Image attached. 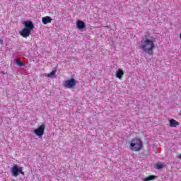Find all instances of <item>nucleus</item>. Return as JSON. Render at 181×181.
Segmentation results:
<instances>
[{"label":"nucleus","mask_w":181,"mask_h":181,"mask_svg":"<svg viewBox=\"0 0 181 181\" xmlns=\"http://www.w3.org/2000/svg\"><path fill=\"white\" fill-rule=\"evenodd\" d=\"M140 49L152 56L153 54V49H155V40L153 37L146 35L145 37L141 41Z\"/></svg>","instance_id":"obj_1"},{"label":"nucleus","mask_w":181,"mask_h":181,"mask_svg":"<svg viewBox=\"0 0 181 181\" xmlns=\"http://www.w3.org/2000/svg\"><path fill=\"white\" fill-rule=\"evenodd\" d=\"M144 148L142 140L138 137H135L130 141L129 148L132 152H140Z\"/></svg>","instance_id":"obj_2"},{"label":"nucleus","mask_w":181,"mask_h":181,"mask_svg":"<svg viewBox=\"0 0 181 181\" xmlns=\"http://www.w3.org/2000/svg\"><path fill=\"white\" fill-rule=\"evenodd\" d=\"M25 28L19 32V34L22 37H29L30 36L31 32L35 29V25L30 21H27L23 22Z\"/></svg>","instance_id":"obj_3"},{"label":"nucleus","mask_w":181,"mask_h":181,"mask_svg":"<svg viewBox=\"0 0 181 181\" xmlns=\"http://www.w3.org/2000/svg\"><path fill=\"white\" fill-rule=\"evenodd\" d=\"M45 129H46V124H42L34 130V134L35 135H37V136L42 138V136H43V135H45Z\"/></svg>","instance_id":"obj_4"},{"label":"nucleus","mask_w":181,"mask_h":181,"mask_svg":"<svg viewBox=\"0 0 181 181\" xmlns=\"http://www.w3.org/2000/svg\"><path fill=\"white\" fill-rule=\"evenodd\" d=\"M76 84H77V82L74 78L66 80L63 83V86L65 88H72V87H76Z\"/></svg>","instance_id":"obj_5"},{"label":"nucleus","mask_w":181,"mask_h":181,"mask_svg":"<svg viewBox=\"0 0 181 181\" xmlns=\"http://www.w3.org/2000/svg\"><path fill=\"white\" fill-rule=\"evenodd\" d=\"M76 28L77 29H79V30H81L83 29H86V23L83 21H76Z\"/></svg>","instance_id":"obj_6"},{"label":"nucleus","mask_w":181,"mask_h":181,"mask_svg":"<svg viewBox=\"0 0 181 181\" xmlns=\"http://www.w3.org/2000/svg\"><path fill=\"white\" fill-rule=\"evenodd\" d=\"M52 21H53V19H52L50 16H45L42 18V22L43 25H47V23H52Z\"/></svg>","instance_id":"obj_7"},{"label":"nucleus","mask_w":181,"mask_h":181,"mask_svg":"<svg viewBox=\"0 0 181 181\" xmlns=\"http://www.w3.org/2000/svg\"><path fill=\"white\" fill-rule=\"evenodd\" d=\"M169 122L170 127H171L172 128H176V127L179 125V122L175 120L174 119H170Z\"/></svg>","instance_id":"obj_8"},{"label":"nucleus","mask_w":181,"mask_h":181,"mask_svg":"<svg viewBox=\"0 0 181 181\" xmlns=\"http://www.w3.org/2000/svg\"><path fill=\"white\" fill-rule=\"evenodd\" d=\"M13 176H18L19 175L18 165H14L11 168Z\"/></svg>","instance_id":"obj_9"},{"label":"nucleus","mask_w":181,"mask_h":181,"mask_svg":"<svg viewBox=\"0 0 181 181\" xmlns=\"http://www.w3.org/2000/svg\"><path fill=\"white\" fill-rule=\"evenodd\" d=\"M122 76H124V71H122V69H118L116 72V77L121 80Z\"/></svg>","instance_id":"obj_10"},{"label":"nucleus","mask_w":181,"mask_h":181,"mask_svg":"<svg viewBox=\"0 0 181 181\" xmlns=\"http://www.w3.org/2000/svg\"><path fill=\"white\" fill-rule=\"evenodd\" d=\"M56 71H57L56 69L53 70L51 73L47 74L45 77H48L49 78H52V77H54L56 76Z\"/></svg>","instance_id":"obj_11"},{"label":"nucleus","mask_w":181,"mask_h":181,"mask_svg":"<svg viewBox=\"0 0 181 181\" xmlns=\"http://www.w3.org/2000/svg\"><path fill=\"white\" fill-rule=\"evenodd\" d=\"M156 179V176L155 175H150L144 179V181H151V180H155Z\"/></svg>","instance_id":"obj_12"},{"label":"nucleus","mask_w":181,"mask_h":181,"mask_svg":"<svg viewBox=\"0 0 181 181\" xmlns=\"http://www.w3.org/2000/svg\"><path fill=\"white\" fill-rule=\"evenodd\" d=\"M16 63L18 66H25V63L22 62V61H21V59H16Z\"/></svg>","instance_id":"obj_13"},{"label":"nucleus","mask_w":181,"mask_h":181,"mask_svg":"<svg viewBox=\"0 0 181 181\" xmlns=\"http://www.w3.org/2000/svg\"><path fill=\"white\" fill-rule=\"evenodd\" d=\"M163 168H165L163 164H159V163L156 164V169L160 170V169H163Z\"/></svg>","instance_id":"obj_14"},{"label":"nucleus","mask_w":181,"mask_h":181,"mask_svg":"<svg viewBox=\"0 0 181 181\" xmlns=\"http://www.w3.org/2000/svg\"><path fill=\"white\" fill-rule=\"evenodd\" d=\"M18 173H21V175H25V173L23 171L22 167L18 168Z\"/></svg>","instance_id":"obj_15"},{"label":"nucleus","mask_w":181,"mask_h":181,"mask_svg":"<svg viewBox=\"0 0 181 181\" xmlns=\"http://www.w3.org/2000/svg\"><path fill=\"white\" fill-rule=\"evenodd\" d=\"M0 45H4V40H2V39L0 38Z\"/></svg>","instance_id":"obj_16"},{"label":"nucleus","mask_w":181,"mask_h":181,"mask_svg":"<svg viewBox=\"0 0 181 181\" xmlns=\"http://www.w3.org/2000/svg\"><path fill=\"white\" fill-rule=\"evenodd\" d=\"M177 159H181V153L177 156Z\"/></svg>","instance_id":"obj_17"}]
</instances>
